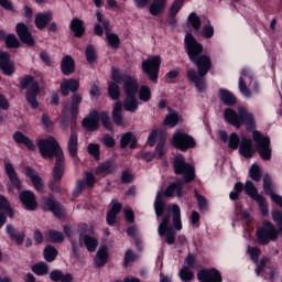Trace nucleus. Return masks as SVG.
Segmentation results:
<instances>
[{
	"mask_svg": "<svg viewBox=\"0 0 282 282\" xmlns=\"http://www.w3.org/2000/svg\"><path fill=\"white\" fill-rule=\"evenodd\" d=\"M13 140L18 144H24V147H26L29 151H34L36 149V145H34V142H32V140L25 137V134H23L22 132H19V131L15 132L13 134Z\"/></svg>",
	"mask_w": 282,
	"mask_h": 282,
	"instance_id": "obj_32",
	"label": "nucleus"
},
{
	"mask_svg": "<svg viewBox=\"0 0 282 282\" xmlns=\"http://www.w3.org/2000/svg\"><path fill=\"white\" fill-rule=\"evenodd\" d=\"M6 45L7 47H19V40L17 39V35H8L6 37Z\"/></svg>",
	"mask_w": 282,
	"mask_h": 282,
	"instance_id": "obj_60",
	"label": "nucleus"
},
{
	"mask_svg": "<svg viewBox=\"0 0 282 282\" xmlns=\"http://www.w3.org/2000/svg\"><path fill=\"white\" fill-rule=\"evenodd\" d=\"M80 102H83V97H80V95H74L72 101L69 104H66V106L62 110V129H67V122H69V120L76 119V116L78 113V105H80Z\"/></svg>",
	"mask_w": 282,
	"mask_h": 282,
	"instance_id": "obj_6",
	"label": "nucleus"
},
{
	"mask_svg": "<svg viewBox=\"0 0 282 282\" xmlns=\"http://www.w3.org/2000/svg\"><path fill=\"white\" fill-rule=\"evenodd\" d=\"M240 154L243 155V158H252V155H254V150H252L251 139H248L246 137L241 138Z\"/></svg>",
	"mask_w": 282,
	"mask_h": 282,
	"instance_id": "obj_27",
	"label": "nucleus"
},
{
	"mask_svg": "<svg viewBox=\"0 0 282 282\" xmlns=\"http://www.w3.org/2000/svg\"><path fill=\"white\" fill-rule=\"evenodd\" d=\"M62 73L65 76H69V74H74V70L76 69V64L74 63V58L72 56H65L62 59Z\"/></svg>",
	"mask_w": 282,
	"mask_h": 282,
	"instance_id": "obj_30",
	"label": "nucleus"
},
{
	"mask_svg": "<svg viewBox=\"0 0 282 282\" xmlns=\"http://www.w3.org/2000/svg\"><path fill=\"white\" fill-rule=\"evenodd\" d=\"M173 166L176 175H183L184 182H193L195 180V167L184 161V156L178 155L174 158Z\"/></svg>",
	"mask_w": 282,
	"mask_h": 282,
	"instance_id": "obj_7",
	"label": "nucleus"
},
{
	"mask_svg": "<svg viewBox=\"0 0 282 282\" xmlns=\"http://www.w3.org/2000/svg\"><path fill=\"white\" fill-rule=\"evenodd\" d=\"M252 80V74H250V70L242 69L240 78H239V90L242 96L246 98H250V89H248V83Z\"/></svg>",
	"mask_w": 282,
	"mask_h": 282,
	"instance_id": "obj_19",
	"label": "nucleus"
},
{
	"mask_svg": "<svg viewBox=\"0 0 282 282\" xmlns=\"http://www.w3.org/2000/svg\"><path fill=\"white\" fill-rule=\"evenodd\" d=\"M67 149L70 158H76V155H78V135L74 133L70 135Z\"/></svg>",
	"mask_w": 282,
	"mask_h": 282,
	"instance_id": "obj_40",
	"label": "nucleus"
},
{
	"mask_svg": "<svg viewBox=\"0 0 282 282\" xmlns=\"http://www.w3.org/2000/svg\"><path fill=\"white\" fill-rule=\"evenodd\" d=\"M133 140V134L131 132H128L121 137V148L124 149V147H128L129 143Z\"/></svg>",
	"mask_w": 282,
	"mask_h": 282,
	"instance_id": "obj_64",
	"label": "nucleus"
},
{
	"mask_svg": "<svg viewBox=\"0 0 282 282\" xmlns=\"http://www.w3.org/2000/svg\"><path fill=\"white\" fill-rule=\"evenodd\" d=\"M120 210H122V205L118 202H113L110 210L107 214L108 226H113V224H116V218L118 217V213H120Z\"/></svg>",
	"mask_w": 282,
	"mask_h": 282,
	"instance_id": "obj_29",
	"label": "nucleus"
},
{
	"mask_svg": "<svg viewBox=\"0 0 282 282\" xmlns=\"http://www.w3.org/2000/svg\"><path fill=\"white\" fill-rule=\"evenodd\" d=\"M17 34L22 43H25L26 45H34V37H32V34L28 31V26L25 24H17Z\"/></svg>",
	"mask_w": 282,
	"mask_h": 282,
	"instance_id": "obj_21",
	"label": "nucleus"
},
{
	"mask_svg": "<svg viewBox=\"0 0 282 282\" xmlns=\"http://www.w3.org/2000/svg\"><path fill=\"white\" fill-rule=\"evenodd\" d=\"M50 21H52V12L40 13L35 17V25L39 30H43Z\"/></svg>",
	"mask_w": 282,
	"mask_h": 282,
	"instance_id": "obj_37",
	"label": "nucleus"
},
{
	"mask_svg": "<svg viewBox=\"0 0 282 282\" xmlns=\"http://www.w3.org/2000/svg\"><path fill=\"white\" fill-rule=\"evenodd\" d=\"M70 30L74 32L75 36L80 37L85 34V28L83 26V21L78 19H73L70 22Z\"/></svg>",
	"mask_w": 282,
	"mask_h": 282,
	"instance_id": "obj_43",
	"label": "nucleus"
},
{
	"mask_svg": "<svg viewBox=\"0 0 282 282\" xmlns=\"http://www.w3.org/2000/svg\"><path fill=\"white\" fill-rule=\"evenodd\" d=\"M158 232L160 237H165L166 242L171 246L175 243V229L171 227V216L167 215L159 225Z\"/></svg>",
	"mask_w": 282,
	"mask_h": 282,
	"instance_id": "obj_15",
	"label": "nucleus"
},
{
	"mask_svg": "<svg viewBox=\"0 0 282 282\" xmlns=\"http://www.w3.org/2000/svg\"><path fill=\"white\" fill-rule=\"evenodd\" d=\"M188 21L194 30H199V28H202V21L199 20V17H197V14L191 13L188 15Z\"/></svg>",
	"mask_w": 282,
	"mask_h": 282,
	"instance_id": "obj_55",
	"label": "nucleus"
},
{
	"mask_svg": "<svg viewBox=\"0 0 282 282\" xmlns=\"http://www.w3.org/2000/svg\"><path fill=\"white\" fill-rule=\"evenodd\" d=\"M138 79L132 76L123 77V91L126 94V98L122 102L123 109L126 111H130V113H135L138 111V107H140V102L138 98H135L139 89Z\"/></svg>",
	"mask_w": 282,
	"mask_h": 282,
	"instance_id": "obj_3",
	"label": "nucleus"
},
{
	"mask_svg": "<svg viewBox=\"0 0 282 282\" xmlns=\"http://www.w3.org/2000/svg\"><path fill=\"white\" fill-rule=\"evenodd\" d=\"M236 215H238V217H240V219H242V221L247 225L252 221V216L250 215V212H248V210H243L238 207L236 209Z\"/></svg>",
	"mask_w": 282,
	"mask_h": 282,
	"instance_id": "obj_51",
	"label": "nucleus"
},
{
	"mask_svg": "<svg viewBox=\"0 0 282 282\" xmlns=\"http://www.w3.org/2000/svg\"><path fill=\"white\" fill-rule=\"evenodd\" d=\"M4 169L9 177V182H11L13 188L21 191V180H19V176L17 175V172L14 171V166H12V163H6Z\"/></svg>",
	"mask_w": 282,
	"mask_h": 282,
	"instance_id": "obj_25",
	"label": "nucleus"
},
{
	"mask_svg": "<svg viewBox=\"0 0 282 282\" xmlns=\"http://www.w3.org/2000/svg\"><path fill=\"white\" fill-rule=\"evenodd\" d=\"M0 210H3L8 217H14V210L10 206L8 198L3 195H0Z\"/></svg>",
	"mask_w": 282,
	"mask_h": 282,
	"instance_id": "obj_46",
	"label": "nucleus"
},
{
	"mask_svg": "<svg viewBox=\"0 0 282 282\" xmlns=\"http://www.w3.org/2000/svg\"><path fill=\"white\" fill-rule=\"evenodd\" d=\"M32 271L34 272V274H37V276H43L44 274H47L50 272V268L47 267V264H45V262H40L32 267Z\"/></svg>",
	"mask_w": 282,
	"mask_h": 282,
	"instance_id": "obj_48",
	"label": "nucleus"
},
{
	"mask_svg": "<svg viewBox=\"0 0 282 282\" xmlns=\"http://www.w3.org/2000/svg\"><path fill=\"white\" fill-rule=\"evenodd\" d=\"M248 254L251 261H253V263H257L259 261V257H261V250H259V248L257 247H249Z\"/></svg>",
	"mask_w": 282,
	"mask_h": 282,
	"instance_id": "obj_53",
	"label": "nucleus"
},
{
	"mask_svg": "<svg viewBox=\"0 0 282 282\" xmlns=\"http://www.w3.org/2000/svg\"><path fill=\"white\" fill-rule=\"evenodd\" d=\"M83 246H85L88 252H96V248H98V238L80 234L79 243L72 241V250L74 257H80V248H83Z\"/></svg>",
	"mask_w": 282,
	"mask_h": 282,
	"instance_id": "obj_10",
	"label": "nucleus"
},
{
	"mask_svg": "<svg viewBox=\"0 0 282 282\" xmlns=\"http://www.w3.org/2000/svg\"><path fill=\"white\" fill-rule=\"evenodd\" d=\"M109 169H111V163L109 162L104 163L96 169V175H102L104 173H109Z\"/></svg>",
	"mask_w": 282,
	"mask_h": 282,
	"instance_id": "obj_63",
	"label": "nucleus"
},
{
	"mask_svg": "<svg viewBox=\"0 0 282 282\" xmlns=\"http://www.w3.org/2000/svg\"><path fill=\"white\" fill-rule=\"evenodd\" d=\"M182 6H184V0H175L174 3L172 4L170 15L172 18L177 17V12H180V10H182Z\"/></svg>",
	"mask_w": 282,
	"mask_h": 282,
	"instance_id": "obj_57",
	"label": "nucleus"
},
{
	"mask_svg": "<svg viewBox=\"0 0 282 282\" xmlns=\"http://www.w3.org/2000/svg\"><path fill=\"white\" fill-rule=\"evenodd\" d=\"M218 138L223 142H228L229 149H234V150L239 149V135L237 133L234 132L228 138V133H226V131H224V130H220V131H218Z\"/></svg>",
	"mask_w": 282,
	"mask_h": 282,
	"instance_id": "obj_24",
	"label": "nucleus"
},
{
	"mask_svg": "<svg viewBox=\"0 0 282 282\" xmlns=\"http://www.w3.org/2000/svg\"><path fill=\"white\" fill-rule=\"evenodd\" d=\"M245 192L253 199V202H257L263 197L259 192L257 191V187L254 184L250 181H247L245 184Z\"/></svg>",
	"mask_w": 282,
	"mask_h": 282,
	"instance_id": "obj_38",
	"label": "nucleus"
},
{
	"mask_svg": "<svg viewBox=\"0 0 282 282\" xmlns=\"http://www.w3.org/2000/svg\"><path fill=\"white\" fill-rule=\"evenodd\" d=\"M80 84L76 79H64L61 84L63 96H69V91H77Z\"/></svg>",
	"mask_w": 282,
	"mask_h": 282,
	"instance_id": "obj_26",
	"label": "nucleus"
},
{
	"mask_svg": "<svg viewBox=\"0 0 282 282\" xmlns=\"http://www.w3.org/2000/svg\"><path fill=\"white\" fill-rule=\"evenodd\" d=\"M0 69H2L6 76H12L15 70L14 63L10 59V54L0 53Z\"/></svg>",
	"mask_w": 282,
	"mask_h": 282,
	"instance_id": "obj_20",
	"label": "nucleus"
},
{
	"mask_svg": "<svg viewBox=\"0 0 282 282\" xmlns=\"http://www.w3.org/2000/svg\"><path fill=\"white\" fill-rule=\"evenodd\" d=\"M106 41L113 50H118L120 46V37L118 34L109 32V30H106Z\"/></svg>",
	"mask_w": 282,
	"mask_h": 282,
	"instance_id": "obj_44",
	"label": "nucleus"
},
{
	"mask_svg": "<svg viewBox=\"0 0 282 282\" xmlns=\"http://www.w3.org/2000/svg\"><path fill=\"white\" fill-rule=\"evenodd\" d=\"M274 272L275 271L272 268V264H270V260L268 258H262L256 270V274H258V276H264L265 279H268V276L274 279Z\"/></svg>",
	"mask_w": 282,
	"mask_h": 282,
	"instance_id": "obj_18",
	"label": "nucleus"
},
{
	"mask_svg": "<svg viewBox=\"0 0 282 282\" xmlns=\"http://www.w3.org/2000/svg\"><path fill=\"white\" fill-rule=\"evenodd\" d=\"M96 17L97 21L104 25L105 30H110L109 20L105 19V15H102L100 10L96 12Z\"/></svg>",
	"mask_w": 282,
	"mask_h": 282,
	"instance_id": "obj_62",
	"label": "nucleus"
},
{
	"mask_svg": "<svg viewBox=\"0 0 282 282\" xmlns=\"http://www.w3.org/2000/svg\"><path fill=\"white\" fill-rule=\"evenodd\" d=\"M279 230L272 223H264L262 227L257 229V241L261 246H268L270 241H276Z\"/></svg>",
	"mask_w": 282,
	"mask_h": 282,
	"instance_id": "obj_8",
	"label": "nucleus"
},
{
	"mask_svg": "<svg viewBox=\"0 0 282 282\" xmlns=\"http://www.w3.org/2000/svg\"><path fill=\"white\" fill-rule=\"evenodd\" d=\"M85 180L86 181H78L77 182V189L74 192V197H78L79 193L84 191V188H91L94 184H96V176L94 174L86 172L85 173Z\"/></svg>",
	"mask_w": 282,
	"mask_h": 282,
	"instance_id": "obj_23",
	"label": "nucleus"
},
{
	"mask_svg": "<svg viewBox=\"0 0 282 282\" xmlns=\"http://www.w3.org/2000/svg\"><path fill=\"white\" fill-rule=\"evenodd\" d=\"M160 65H162V57L155 55L142 62L143 74H147L149 80L155 83L160 74Z\"/></svg>",
	"mask_w": 282,
	"mask_h": 282,
	"instance_id": "obj_12",
	"label": "nucleus"
},
{
	"mask_svg": "<svg viewBox=\"0 0 282 282\" xmlns=\"http://www.w3.org/2000/svg\"><path fill=\"white\" fill-rule=\"evenodd\" d=\"M182 188H184V186L182 185V182L178 181L167 187L165 195L166 197H173V195H176L177 197H184V192H182Z\"/></svg>",
	"mask_w": 282,
	"mask_h": 282,
	"instance_id": "obj_36",
	"label": "nucleus"
},
{
	"mask_svg": "<svg viewBox=\"0 0 282 282\" xmlns=\"http://www.w3.org/2000/svg\"><path fill=\"white\" fill-rule=\"evenodd\" d=\"M181 281L189 282L195 279V272H193V269L188 267H183L178 272Z\"/></svg>",
	"mask_w": 282,
	"mask_h": 282,
	"instance_id": "obj_45",
	"label": "nucleus"
},
{
	"mask_svg": "<svg viewBox=\"0 0 282 282\" xmlns=\"http://www.w3.org/2000/svg\"><path fill=\"white\" fill-rule=\"evenodd\" d=\"M22 89H28L26 91V100L36 109L39 107V101H36V95L39 94V83L34 80V77L26 75L23 77L21 82Z\"/></svg>",
	"mask_w": 282,
	"mask_h": 282,
	"instance_id": "obj_9",
	"label": "nucleus"
},
{
	"mask_svg": "<svg viewBox=\"0 0 282 282\" xmlns=\"http://www.w3.org/2000/svg\"><path fill=\"white\" fill-rule=\"evenodd\" d=\"M112 120L115 124H118L119 127H124V119L122 118V104L120 101H117L115 104L112 110Z\"/></svg>",
	"mask_w": 282,
	"mask_h": 282,
	"instance_id": "obj_34",
	"label": "nucleus"
},
{
	"mask_svg": "<svg viewBox=\"0 0 282 282\" xmlns=\"http://www.w3.org/2000/svg\"><path fill=\"white\" fill-rule=\"evenodd\" d=\"M101 124L105 127V129H108V131H111V120L109 119V115L107 112H100L93 111L83 120V127L87 129V131H96L98 127Z\"/></svg>",
	"mask_w": 282,
	"mask_h": 282,
	"instance_id": "obj_5",
	"label": "nucleus"
},
{
	"mask_svg": "<svg viewBox=\"0 0 282 282\" xmlns=\"http://www.w3.org/2000/svg\"><path fill=\"white\" fill-rule=\"evenodd\" d=\"M166 8V0H153L150 4V14L152 17H158Z\"/></svg>",
	"mask_w": 282,
	"mask_h": 282,
	"instance_id": "obj_39",
	"label": "nucleus"
},
{
	"mask_svg": "<svg viewBox=\"0 0 282 282\" xmlns=\"http://www.w3.org/2000/svg\"><path fill=\"white\" fill-rule=\"evenodd\" d=\"M224 116L225 120H227L229 124H232V127L239 128L243 123H246L248 129H252V127H254V116L243 107L238 108V113L235 110L227 108L224 111Z\"/></svg>",
	"mask_w": 282,
	"mask_h": 282,
	"instance_id": "obj_4",
	"label": "nucleus"
},
{
	"mask_svg": "<svg viewBox=\"0 0 282 282\" xmlns=\"http://www.w3.org/2000/svg\"><path fill=\"white\" fill-rule=\"evenodd\" d=\"M185 50L192 63L196 64L198 73L195 69L187 70V78L194 83L198 91H206V74L210 72L212 62L210 57L202 55L203 46L195 40L193 34L187 33L185 36Z\"/></svg>",
	"mask_w": 282,
	"mask_h": 282,
	"instance_id": "obj_1",
	"label": "nucleus"
},
{
	"mask_svg": "<svg viewBox=\"0 0 282 282\" xmlns=\"http://www.w3.org/2000/svg\"><path fill=\"white\" fill-rule=\"evenodd\" d=\"M86 59L89 62V63H94V61H96V48H94L93 45H88L86 47Z\"/></svg>",
	"mask_w": 282,
	"mask_h": 282,
	"instance_id": "obj_58",
	"label": "nucleus"
},
{
	"mask_svg": "<svg viewBox=\"0 0 282 282\" xmlns=\"http://www.w3.org/2000/svg\"><path fill=\"white\" fill-rule=\"evenodd\" d=\"M20 202L26 210H36V206H39V203H36V196H34V193L30 191H23L20 193Z\"/></svg>",
	"mask_w": 282,
	"mask_h": 282,
	"instance_id": "obj_17",
	"label": "nucleus"
},
{
	"mask_svg": "<svg viewBox=\"0 0 282 282\" xmlns=\"http://www.w3.org/2000/svg\"><path fill=\"white\" fill-rule=\"evenodd\" d=\"M88 153H90L95 160H100V145H98V143L88 144Z\"/></svg>",
	"mask_w": 282,
	"mask_h": 282,
	"instance_id": "obj_52",
	"label": "nucleus"
},
{
	"mask_svg": "<svg viewBox=\"0 0 282 282\" xmlns=\"http://www.w3.org/2000/svg\"><path fill=\"white\" fill-rule=\"evenodd\" d=\"M199 282H221V273L216 269H203L197 273Z\"/></svg>",
	"mask_w": 282,
	"mask_h": 282,
	"instance_id": "obj_16",
	"label": "nucleus"
},
{
	"mask_svg": "<svg viewBox=\"0 0 282 282\" xmlns=\"http://www.w3.org/2000/svg\"><path fill=\"white\" fill-rule=\"evenodd\" d=\"M37 147L44 160H52V158L56 156L55 166L53 167V180L54 182H58L63 177V173H65V155L63 154V149H61L54 137L40 140Z\"/></svg>",
	"mask_w": 282,
	"mask_h": 282,
	"instance_id": "obj_2",
	"label": "nucleus"
},
{
	"mask_svg": "<svg viewBox=\"0 0 282 282\" xmlns=\"http://www.w3.org/2000/svg\"><path fill=\"white\" fill-rule=\"evenodd\" d=\"M57 254H58V251L56 250V248H54L52 246H47L44 249V258H45V261H48V263H52V261H54V259H56Z\"/></svg>",
	"mask_w": 282,
	"mask_h": 282,
	"instance_id": "obj_49",
	"label": "nucleus"
},
{
	"mask_svg": "<svg viewBox=\"0 0 282 282\" xmlns=\"http://www.w3.org/2000/svg\"><path fill=\"white\" fill-rule=\"evenodd\" d=\"M253 140L256 149L262 160H270L272 158V149L270 148V138L261 134L259 131H253Z\"/></svg>",
	"mask_w": 282,
	"mask_h": 282,
	"instance_id": "obj_11",
	"label": "nucleus"
},
{
	"mask_svg": "<svg viewBox=\"0 0 282 282\" xmlns=\"http://www.w3.org/2000/svg\"><path fill=\"white\" fill-rule=\"evenodd\" d=\"M243 191V183H236L234 192L229 194L230 199L235 200L239 197V193Z\"/></svg>",
	"mask_w": 282,
	"mask_h": 282,
	"instance_id": "obj_59",
	"label": "nucleus"
},
{
	"mask_svg": "<svg viewBox=\"0 0 282 282\" xmlns=\"http://www.w3.org/2000/svg\"><path fill=\"white\" fill-rule=\"evenodd\" d=\"M109 259V252L107 251V247L106 246H101L99 248V250L97 251V256L95 259V263L98 268H102V265H105V263H107Z\"/></svg>",
	"mask_w": 282,
	"mask_h": 282,
	"instance_id": "obj_35",
	"label": "nucleus"
},
{
	"mask_svg": "<svg viewBox=\"0 0 282 282\" xmlns=\"http://www.w3.org/2000/svg\"><path fill=\"white\" fill-rule=\"evenodd\" d=\"M219 98L225 105H235L237 102V98H235V95L232 93L228 91L227 89H220L219 90Z\"/></svg>",
	"mask_w": 282,
	"mask_h": 282,
	"instance_id": "obj_41",
	"label": "nucleus"
},
{
	"mask_svg": "<svg viewBox=\"0 0 282 282\" xmlns=\"http://www.w3.org/2000/svg\"><path fill=\"white\" fill-rule=\"evenodd\" d=\"M25 175L30 177L35 191H37V193H43V188H45L43 178H41V176H39V174H36V172H34V170L31 167H26Z\"/></svg>",
	"mask_w": 282,
	"mask_h": 282,
	"instance_id": "obj_22",
	"label": "nucleus"
},
{
	"mask_svg": "<svg viewBox=\"0 0 282 282\" xmlns=\"http://www.w3.org/2000/svg\"><path fill=\"white\" fill-rule=\"evenodd\" d=\"M163 196L164 194L162 192H159L156 194V198L154 202V210L156 217H162V215H164V199H162Z\"/></svg>",
	"mask_w": 282,
	"mask_h": 282,
	"instance_id": "obj_42",
	"label": "nucleus"
},
{
	"mask_svg": "<svg viewBox=\"0 0 282 282\" xmlns=\"http://www.w3.org/2000/svg\"><path fill=\"white\" fill-rule=\"evenodd\" d=\"M250 177L251 180H253V182H259V180H261V171L259 169V165L253 164L249 171Z\"/></svg>",
	"mask_w": 282,
	"mask_h": 282,
	"instance_id": "obj_54",
	"label": "nucleus"
},
{
	"mask_svg": "<svg viewBox=\"0 0 282 282\" xmlns=\"http://www.w3.org/2000/svg\"><path fill=\"white\" fill-rule=\"evenodd\" d=\"M41 120L46 131H52L54 129V122H52V119L47 113H43Z\"/></svg>",
	"mask_w": 282,
	"mask_h": 282,
	"instance_id": "obj_56",
	"label": "nucleus"
},
{
	"mask_svg": "<svg viewBox=\"0 0 282 282\" xmlns=\"http://www.w3.org/2000/svg\"><path fill=\"white\" fill-rule=\"evenodd\" d=\"M139 98L142 102H149V100H151V88L141 86L139 89Z\"/></svg>",
	"mask_w": 282,
	"mask_h": 282,
	"instance_id": "obj_50",
	"label": "nucleus"
},
{
	"mask_svg": "<svg viewBox=\"0 0 282 282\" xmlns=\"http://www.w3.org/2000/svg\"><path fill=\"white\" fill-rule=\"evenodd\" d=\"M182 120V116H180V113H177V111L169 108V113L166 115L163 124L165 127H176L177 122H180Z\"/></svg>",
	"mask_w": 282,
	"mask_h": 282,
	"instance_id": "obj_31",
	"label": "nucleus"
},
{
	"mask_svg": "<svg viewBox=\"0 0 282 282\" xmlns=\"http://www.w3.org/2000/svg\"><path fill=\"white\" fill-rule=\"evenodd\" d=\"M170 210L172 213L173 227L175 230H182V212L180 206L174 204L170 207Z\"/></svg>",
	"mask_w": 282,
	"mask_h": 282,
	"instance_id": "obj_28",
	"label": "nucleus"
},
{
	"mask_svg": "<svg viewBox=\"0 0 282 282\" xmlns=\"http://www.w3.org/2000/svg\"><path fill=\"white\" fill-rule=\"evenodd\" d=\"M272 218L275 224H278L279 232H282V213L275 210L272 213Z\"/></svg>",
	"mask_w": 282,
	"mask_h": 282,
	"instance_id": "obj_61",
	"label": "nucleus"
},
{
	"mask_svg": "<svg viewBox=\"0 0 282 282\" xmlns=\"http://www.w3.org/2000/svg\"><path fill=\"white\" fill-rule=\"evenodd\" d=\"M46 239L47 241H53L54 243H61V241H64L65 237L61 231L48 230L46 232Z\"/></svg>",
	"mask_w": 282,
	"mask_h": 282,
	"instance_id": "obj_47",
	"label": "nucleus"
},
{
	"mask_svg": "<svg viewBox=\"0 0 282 282\" xmlns=\"http://www.w3.org/2000/svg\"><path fill=\"white\" fill-rule=\"evenodd\" d=\"M43 205L45 210H51L56 217H63V209L52 198H44Z\"/></svg>",
	"mask_w": 282,
	"mask_h": 282,
	"instance_id": "obj_33",
	"label": "nucleus"
},
{
	"mask_svg": "<svg viewBox=\"0 0 282 282\" xmlns=\"http://www.w3.org/2000/svg\"><path fill=\"white\" fill-rule=\"evenodd\" d=\"M130 76V75H123L118 70V68L112 67L111 69V80L108 84V96H110L111 100H118L120 98V83L124 85V77Z\"/></svg>",
	"mask_w": 282,
	"mask_h": 282,
	"instance_id": "obj_13",
	"label": "nucleus"
},
{
	"mask_svg": "<svg viewBox=\"0 0 282 282\" xmlns=\"http://www.w3.org/2000/svg\"><path fill=\"white\" fill-rule=\"evenodd\" d=\"M172 144L180 151H188L195 148V139L185 132H176L172 139Z\"/></svg>",
	"mask_w": 282,
	"mask_h": 282,
	"instance_id": "obj_14",
	"label": "nucleus"
}]
</instances>
